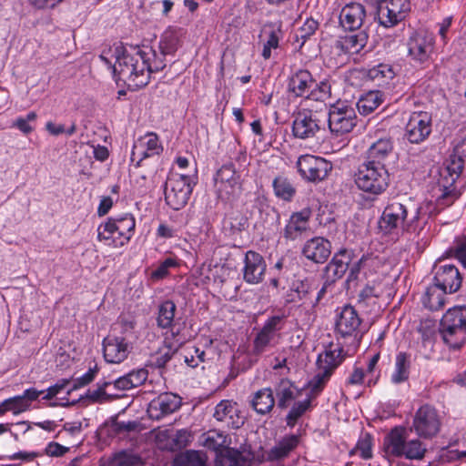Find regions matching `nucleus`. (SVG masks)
<instances>
[{"mask_svg":"<svg viewBox=\"0 0 466 466\" xmlns=\"http://www.w3.org/2000/svg\"><path fill=\"white\" fill-rule=\"evenodd\" d=\"M207 462L205 451L187 450L176 455L172 466H207Z\"/></svg>","mask_w":466,"mask_h":466,"instance_id":"nucleus-38","label":"nucleus"},{"mask_svg":"<svg viewBox=\"0 0 466 466\" xmlns=\"http://www.w3.org/2000/svg\"><path fill=\"white\" fill-rule=\"evenodd\" d=\"M299 443V437L290 434L283 437L278 443L268 451V461H279L287 458Z\"/></svg>","mask_w":466,"mask_h":466,"instance_id":"nucleus-32","label":"nucleus"},{"mask_svg":"<svg viewBox=\"0 0 466 466\" xmlns=\"http://www.w3.org/2000/svg\"><path fill=\"white\" fill-rule=\"evenodd\" d=\"M164 187L166 203L174 210H180L187 204L193 190L191 178L187 175L168 177Z\"/></svg>","mask_w":466,"mask_h":466,"instance_id":"nucleus-8","label":"nucleus"},{"mask_svg":"<svg viewBox=\"0 0 466 466\" xmlns=\"http://www.w3.org/2000/svg\"><path fill=\"white\" fill-rule=\"evenodd\" d=\"M37 115L35 112H29L25 117L20 116L16 118L13 124V127H16L25 135L30 134L34 130V127L30 125V122L36 120Z\"/></svg>","mask_w":466,"mask_h":466,"instance_id":"nucleus-61","label":"nucleus"},{"mask_svg":"<svg viewBox=\"0 0 466 466\" xmlns=\"http://www.w3.org/2000/svg\"><path fill=\"white\" fill-rule=\"evenodd\" d=\"M368 42V34L364 30L338 36L331 48L337 56H350L360 53Z\"/></svg>","mask_w":466,"mask_h":466,"instance_id":"nucleus-20","label":"nucleus"},{"mask_svg":"<svg viewBox=\"0 0 466 466\" xmlns=\"http://www.w3.org/2000/svg\"><path fill=\"white\" fill-rule=\"evenodd\" d=\"M315 80L309 70L300 69L295 72L289 80V92L295 97H306L309 95Z\"/></svg>","mask_w":466,"mask_h":466,"instance_id":"nucleus-26","label":"nucleus"},{"mask_svg":"<svg viewBox=\"0 0 466 466\" xmlns=\"http://www.w3.org/2000/svg\"><path fill=\"white\" fill-rule=\"evenodd\" d=\"M441 418L438 410L430 404L420 406L414 414L412 427L420 437L430 439L441 429Z\"/></svg>","mask_w":466,"mask_h":466,"instance_id":"nucleus-10","label":"nucleus"},{"mask_svg":"<svg viewBox=\"0 0 466 466\" xmlns=\"http://www.w3.org/2000/svg\"><path fill=\"white\" fill-rule=\"evenodd\" d=\"M447 294H449V292H444L433 283V285L429 287L426 290L422 300L423 304L432 311L439 310L445 305Z\"/></svg>","mask_w":466,"mask_h":466,"instance_id":"nucleus-44","label":"nucleus"},{"mask_svg":"<svg viewBox=\"0 0 466 466\" xmlns=\"http://www.w3.org/2000/svg\"><path fill=\"white\" fill-rule=\"evenodd\" d=\"M331 254V243L322 237L307 240L302 248V255L314 263L322 264Z\"/></svg>","mask_w":466,"mask_h":466,"instance_id":"nucleus-23","label":"nucleus"},{"mask_svg":"<svg viewBox=\"0 0 466 466\" xmlns=\"http://www.w3.org/2000/svg\"><path fill=\"white\" fill-rule=\"evenodd\" d=\"M407 46L408 55L415 64L427 65L434 51L435 37L427 31H416L410 36Z\"/></svg>","mask_w":466,"mask_h":466,"instance_id":"nucleus-11","label":"nucleus"},{"mask_svg":"<svg viewBox=\"0 0 466 466\" xmlns=\"http://www.w3.org/2000/svg\"><path fill=\"white\" fill-rule=\"evenodd\" d=\"M310 216L311 210L309 208H303L299 212H294L284 228L283 237L287 240L291 241L299 238L309 228Z\"/></svg>","mask_w":466,"mask_h":466,"instance_id":"nucleus-25","label":"nucleus"},{"mask_svg":"<svg viewBox=\"0 0 466 466\" xmlns=\"http://www.w3.org/2000/svg\"><path fill=\"white\" fill-rule=\"evenodd\" d=\"M365 17L366 10L364 6L359 3H350L341 9L339 24L345 30L354 32L360 30Z\"/></svg>","mask_w":466,"mask_h":466,"instance_id":"nucleus-24","label":"nucleus"},{"mask_svg":"<svg viewBox=\"0 0 466 466\" xmlns=\"http://www.w3.org/2000/svg\"><path fill=\"white\" fill-rule=\"evenodd\" d=\"M432 271L434 273L433 283L444 292L452 294L461 287L462 277L455 265L439 260L434 264Z\"/></svg>","mask_w":466,"mask_h":466,"instance_id":"nucleus-16","label":"nucleus"},{"mask_svg":"<svg viewBox=\"0 0 466 466\" xmlns=\"http://www.w3.org/2000/svg\"><path fill=\"white\" fill-rule=\"evenodd\" d=\"M312 400L307 397L302 401L293 403L291 409L286 416V423L289 427L293 428L299 418H301L311 408Z\"/></svg>","mask_w":466,"mask_h":466,"instance_id":"nucleus-50","label":"nucleus"},{"mask_svg":"<svg viewBox=\"0 0 466 466\" xmlns=\"http://www.w3.org/2000/svg\"><path fill=\"white\" fill-rule=\"evenodd\" d=\"M267 26L271 28V31L268 35V39L264 44L262 50V56L264 59H269L271 56V50L279 47V39L282 36V23L279 21L278 23H269Z\"/></svg>","mask_w":466,"mask_h":466,"instance_id":"nucleus-48","label":"nucleus"},{"mask_svg":"<svg viewBox=\"0 0 466 466\" xmlns=\"http://www.w3.org/2000/svg\"><path fill=\"white\" fill-rule=\"evenodd\" d=\"M359 260L362 267V274L366 278L376 273L382 266L381 260L378 256L363 255Z\"/></svg>","mask_w":466,"mask_h":466,"instance_id":"nucleus-56","label":"nucleus"},{"mask_svg":"<svg viewBox=\"0 0 466 466\" xmlns=\"http://www.w3.org/2000/svg\"><path fill=\"white\" fill-rule=\"evenodd\" d=\"M273 391L277 397V406L280 410L287 409L291 401L301 395V390L288 379H281L275 384Z\"/></svg>","mask_w":466,"mask_h":466,"instance_id":"nucleus-29","label":"nucleus"},{"mask_svg":"<svg viewBox=\"0 0 466 466\" xmlns=\"http://www.w3.org/2000/svg\"><path fill=\"white\" fill-rule=\"evenodd\" d=\"M431 129V115L426 111H415L410 115L404 137L411 144H420L429 137Z\"/></svg>","mask_w":466,"mask_h":466,"instance_id":"nucleus-14","label":"nucleus"},{"mask_svg":"<svg viewBox=\"0 0 466 466\" xmlns=\"http://www.w3.org/2000/svg\"><path fill=\"white\" fill-rule=\"evenodd\" d=\"M272 187L275 196L284 201H291L297 192L291 181L282 175L273 179Z\"/></svg>","mask_w":466,"mask_h":466,"instance_id":"nucleus-45","label":"nucleus"},{"mask_svg":"<svg viewBox=\"0 0 466 466\" xmlns=\"http://www.w3.org/2000/svg\"><path fill=\"white\" fill-rule=\"evenodd\" d=\"M115 466H137L140 463V457L127 451L116 452L113 458Z\"/></svg>","mask_w":466,"mask_h":466,"instance_id":"nucleus-59","label":"nucleus"},{"mask_svg":"<svg viewBox=\"0 0 466 466\" xmlns=\"http://www.w3.org/2000/svg\"><path fill=\"white\" fill-rule=\"evenodd\" d=\"M213 416L228 428L238 429L243 424L242 419L238 415L236 404H233L230 400H221L216 406Z\"/></svg>","mask_w":466,"mask_h":466,"instance_id":"nucleus-30","label":"nucleus"},{"mask_svg":"<svg viewBox=\"0 0 466 466\" xmlns=\"http://www.w3.org/2000/svg\"><path fill=\"white\" fill-rule=\"evenodd\" d=\"M27 410L26 404L21 395H17L0 402V417L7 411L18 414Z\"/></svg>","mask_w":466,"mask_h":466,"instance_id":"nucleus-55","label":"nucleus"},{"mask_svg":"<svg viewBox=\"0 0 466 466\" xmlns=\"http://www.w3.org/2000/svg\"><path fill=\"white\" fill-rule=\"evenodd\" d=\"M328 371L319 370V372L309 381L308 388L309 392L307 397L314 400L323 390L326 383L330 378Z\"/></svg>","mask_w":466,"mask_h":466,"instance_id":"nucleus-52","label":"nucleus"},{"mask_svg":"<svg viewBox=\"0 0 466 466\" xmlns=\"http://www.w3.org/2000/svg\"><path fill=\"white\" fill-rule=\"evenodd\" d=\"M97 373H98V367H97V365H95L93 368H89V370L85 374H83L82 376L76 378L74 380V385L67 391V393L70 394V392L72 390H77L78 388H81V387L88 385L89 383H91L95 380V378L96 377Z\"/></svg>","mask_w":466,"mask_h":466,"instance_id":"nucleus-63","label":"nucleus"},{"mask_svg":"<svg viewBox=\"0 0 466 466\" xmlns=\"http://www.w3.org/2000/svg\"><path fill=\"white\" fill-rule=\"evenodd\" d=\"M176 311L177 306L174 301L167 299L161 302L157 308V327L162 329H171L174 324Z\"/></svg>","mask_w":466,"mask_h":466,"instance_id":"nucleus-40","label":"nucleus"},{"mask_svg":"<svg viewBox=\"0 0 466 466\" xmlns=\"http://www.w3.org/2000/svg\"><path fill=\"white\" fill-rule=\"evenodd\" d=\"M276 401L274 391L271 388H263L253 394L250 406L261 415L269 413L274 408Z\"/></svg>","mask_w":466,"mask_h":466,"instance_id":"nucleus-33","label":"nucleus"},{"mask_svg":"<svg viewBox=\"0 0 466 466\" xmlns=\"http://www.w3.org/2000/svg\"><path fill=\"white\" fill-rule=\"evenodd\" d=\"M115 222V230L117 231L119 245L124 246L127 243L134 234L136 220L132 214L126 213L122 216L113 218Z\"/></svg>","mask_w":466,"mask_h":466,"instance_id":"nucleus-34","label":"nucleus"},{"mask_svg":"<svg viewBox=\"0 0 466 466\" xmlns=\"http://www.w3.org/2000/svg\"><path fill=\"white\" fill-rule=\"evenodd\" d=\"M248 227V218L238 210L228 213L222 222L223 230L230 236L246 230Z\"/></svg>","mask_w":466,"mask_h":466,"instance_id":"nucleus-36","label":"nucleus"},{"mask_svg":"<svg viewBox=\"0 0 466 466\" xmlns=\"http://www.w3.org/2000/svg\"><path fill=\"white\" fill-rule=\"evenodd\" d=\"M327 121L332 134L343 136L351 132L356 126L357 115L353 107L339 102L330 106Z\"/></svg>","mask_w":466,"mask_h":466,"instance_id":"nucleus-9","label":"nucleus"},{"mask_svg":"<svg viewBox=\"0 0 466 466\" xmlns=\"http://www.w3.org/2000/svg\"><path fill=\"white\" fill-rule=\"evenodd\" d=\"M254 455L234 448H226L217 454L216 466H251Z\"/></svg>","mask_w":466,"mask_h":466,"instance_id":"nucleus-28","label":"nucleus"},{"mask_svg":"<svg viewBox=\"0 0 466 466\" xmlns=\"http://www.w3.org/2000/svg\"><path fill=\"white\" fill-rule=\"evenodd\" d=\"M140 53L141 56H143L141 60L146 62L145 74L150 76L151 73L159 72L166 67V56H162L161 53L157 55L152 47L143 46V48H140Z\"/></svg>","mask_w":466,"mask_h":466,"instance_id":"nucleus-41","label":"nucleus"},{"mask_svg":"<svg viewBox=\"0 0 466 466\" xmlns=\"http://www.w3.org/2000/svg\"><path fill=\"white\" fill-rule=\"evenodd\" d=\"M97 238L99 241H105L106 245L112 247L120 246L117 240V231L115 230V222L113 218H109L105 223H102L97 228Z\"/></svg>","mask_w":466,"mask_h":466,"instance_id":"nucleus-47","label":"nucleus"},{"mask_svg":"<svg viewBox=\"0 0 466 466\" xmlns=\"http://www.w3.org/2000/svg\"><path fill=\"white\" fill-rule=\"evenodd\" d=\"M382 101L383 94L380 91H370L359 98L357 108L361 115H369L376 110Z\"/></svg>","mask_w":466,"mask_h":466,"instance_id":"nucleus-42","label":"nucleus"},{"mask_svg":"<svg viewBox=\"0 0 466 466\" xmlns=\"http://www.w3.org/2000/svg\"><path fill=\"white\" fill-rule=\"evenodd\" d=\"M410 11V0H383L376 6V18L389 28L404 20Z\"/></svg>","mask_w":466,"mask_h":466,"instance_id":"nucleus-13","label":"nucleus"},{"mask_svg":"<svg viewBox=\"0 0 466 466\" xmlns=\"http://www.w3.org/2000/svg\"><path fill=\"white\" fill-rule=\"evenodd\" d=\"M266 261L258 252L248 250L245 254L243 279L248 284L262 282L266 272Z\"/></svg>","mask_w":466,"mask_h":466,"instance_id":"nucleus-22","label":"nucleus"},{"mask_svg":"<svg viewBox=\"0 0 466 466\" xmlns=\"http://www.w3.org/2000/svg\"><path fill=\"white\" fill-rule=\"evenodd\" d=\"M163 147L159 141V137L156 133L148 132L144 137L135 142L130 159L134 162L137 158V167L140 166V162L156 155L161 154Z\"/></svg>","mask_w":466,"mask_h":466,"instance_id":"nucleus-21","label":"nucleus"},{"mask_svg":"<svg viewBox=\"0 0 466 466\" xmlns=\"http://www.w3.org/2000/svg\"><path fill=\"white\" fill-rule=\"evenodd\" d=\"M110 381H103L97 383L96 390H88L84 396H81L79 400L87 399L91 402H106L112 399V395L106 391V388L110 386Z\"/></svg>","mask_w":466,"mask_h":466,"instance_id":"nucleus-53","label":"nucleus"},{"mask_svg":"<svg viewBox=\"0 0 466 466\" xmlns=\"http://www.w3.org/2000/svg\"><path fill=\"white\" fill-rule=\"evenodd\" d=\"M368 77L379 86H387L396 76V70L392 65L380 63L368 70Z\"/></svg>","mask_w":466,"mask_h":466,"instance_id":"nucleus-35","label":"nucleus"},{"mask_svg":"<svg viewBox=\"0 0 466 466\" xmlns=\"http://www.w3.org/2000/svg\"><path fill=\"white\" fill-rule=\"evenodd\" d=\"M132 53L128 52L122 43L115 46L114 56L116 64L113 73L117 80L127 83L129 86L141 88L149 83V75L145 74L146 62L142 61L140 47L131 46Z\"/></svg>","mask_w":466,"mask_h":466,"instance_id":"nucleus-2","label":"nucleus"},{"mask_svg":"<svg viewBox=\"0 0 466 466\" xmlns=\"http://www.w3.org/2000/svg\"><path fill=\"white\" fill-rule=\"evenodd\" d=\"M362 319L351 305H344L337 309L335 319V334L341 344H348L356 349L361 340L363 332L360 329Z\"/></svg>","mask_w":466,"mask_h":466,"instance_id":"nucleus-7","label":"nucleus"},{"mask_svg":"<svg viewBox=\"0 0 466 466\" xmlns=\"http://www.w3.org/2000/svg\"><path fill=\"white\" fill-rule=\"evenodd\" d=\"M179 36L176 30H166L159 41L158 48L162 56H174L179 47Z\"/></svg>","mask_w":466,"mask_h":466,"instance_id":"nucleus-46","label":"nucleus"},{"mask_svg":"<svg viewBox=\"0 0 466 466\" xmlns=\"http://www.w3.org/2000/svg\"><path fill=\"white\" fill-rule=\"evenodd\" d=\"M181 404L182 399L177 394L162 392L148 403L147 411L150 419L160 420L177 411Z\"/></svg>","mask_w":466,"mask_h":466,"instance_id":"nucleus-17","label":"nucleus"},{"mask_svg":"<svg viewBox=\"0 0 466 466\" xmlns=\"http://www.w3.org/2000/svg\"><path fill=\"white\" fill-rule=\"evenodd\" d=\"M346 357L343 346L333 348L330 344L325 350L319 354L317 366L319 370L328 371L332 375L333 371L342 363Z\"/></svg>","mask_w":466,"mask_h":466,"instance_id":"nucleus-27","label":"nucleus"},{"mask_svg":"<svg viewBox=\"0 0 466 466\" xmlns=\"http://www.w3.org/2000/svg\"><path fill=\"white\" fill-rule=\"evenodd\" d=\"M132 350V343L127 336L109 335L103 340V353L106 362L120 363L124 361Z\"/></svg>","mask_w":466,"mask_h":466,"instance_id":"nucleus-18","label":"nucleus"},{"mask_svg":"<svg viewBox=\"0 0 466 466\" xmlns=\"http://www.w3.org/2000/svg\"><path fill=\"white\" fill-rule=\"evenodd\" d=\"M355 183L359 189L371 195H380L389 187L390 173L386 165L364 161L355 173Z\"/></svg>","mask_w":466,"mask_h":466,"instance_id":"nucleus-6","label":"nucleus"},{"mask_svg":"<svg viewBox=\"0 0 466 466\" xmlns=\"http://www.w3.org/2000/svg\"><path fill=\"white\" fill-rule=\"evenodd\" d=\"M440 332L450 348L461 349L466 341V307L448 309L441 319Z\"/></svg>","mask_w":466,"mask_h":466,"instance_id":"nucleus-5","label":"nucleus"},{"mask_svg":"<svg viewBox=\"0 0 466 466\" xmlns=\"http://www.w3.org/2000/svg\"><path fill=\"white\" fill-rule=\"evenodd\" d=\"M426 451V446L420 440L407 441L403 427L393 428L383 439V451L388 459L421 460Z\"/></svg>","mask_w":466,"mask_h":466,"instance_id":"nucleus-4","label":"nucleus"},{"mask_svg":"<svg viewBox=\"0 0 466 466\" xmlns=\"http://www.w3.org/2000/svg\"><path fill=\"white\" fill-rule=\"evenodd\" d=\"M201 443L208 450L216 451V455L228 448V436L217 430L208 431L201 436Z\"/></svg>","mask_w":466,"mask_h":466,"instance_id":"nucleus-43","label":"nucleus"},{"mask_svg":"<svg viewBox=\"0 0 466 466\" xmlns=\"http://www.w3.org/2000/svg\"><path fill=\"white\" fill-rule=\"evenodd\" d=\"M177 265L178 263L176 258H167L154 271H152L151 278L153 279H162L168 275V269L170 268H175Z\"/></svg>","mask_w":466,"mask_h":466,"instance_id":"nucleus-64","label":"nucleus"},{"mask_svg":"<svg viewBox=\"0 0 466 466\" xmlns=\"http://www.w3.org/2000/svg\"><path fill=\"white\" fill-rule=\"evenodd\" d=\"M411 360L410 355L406 352H399L396 355L394 370L390 377L393 384H400L409 380Z\"/></svg>","mask_w":466,"mask_h":466,"instance_id":"nucleus-37","label":"nucleus"},{"mask_svg":"<svg viewBox=\"0 0 466 466\" xmlns=\"http://www.w3.org/2000/svg\"><path fill=\"white\" fill-rule=\"evenodd\" d=\"M181 345L182 342L173 343L168 342L167 339H166L164 347L154 356L153 365L158 369L164 368L167 363L170 361Z\"/></svg>","mask_w":466,"mask_h":466,"instance_id":"nucleus-49","label":"nucleus"},{"mask_svg":"<svg viewBox=\"0 0 466 466\" xmlns=\"http://www.w3.org/2000/svg\"><path fill=\"white\" fill-rule=\"evenodd\" d=\"M466 167V137L453 148L452 154L440 170L437 182L439 192L436 198L438 207L444 208L452 205L461 196L458 183Z\"/></svg>","mask_w":466,"mask_h":466,"instance_id":"nucleus-1","label":"nucleus"},{"mask_svg":"<svg viewBox=\"0 0 466 466\" xmlns=\"http://www.w3.org/2000/svg\"><path fill=\"white\" fill-rule=\"evenodd\" d=\"M238 179L239 176L237 174L235 165L232 162L224 164L215 176L216 185L220 184V187L218 188V191L222 189L223 186L233 190L234 187L238 183Z\"/></svg>","mask_w":466,"mask_h":466,"instance_id":"nucleus-39","label":"nucleus"},{"mask_svg":"<svg viewBox=\"0 0 466 466\" xmlns=\"http://www.w3.org/2000/svg\"><path fill=\"white\" fill-rule=\"evenodd\" d=\"M420 215V208L411 201H392L385 207L379 226L385 233H391L398 228L405 232H415L419 228Z\"/></svg>","mask_w":466,"mask_h":466,"instance_id":"nucleus-3","label":"nucleus"},{"mask_svg":"<svg viewBox=\"0 0 466 466\" xmlns=\"http://www.w3.org/2000/svg\"><path fill=\"white\" fill-rule=\"evenodd\" d=\"M287 317L288 315L284 312L271 316L265 321L262 328L276 336V333L284 328Z\"/></svg>","mask_w":466,"mask_h":466,"instance_id":"nucleus-60","label":"nucleus"},{"mask_svg":"<svg viewBox=\"0 0 466 466\" xmlns=\"http://www.w3.org/2000/svg\"><path fill=\"white\" fill-rule=\"evenodd\" d=\"M371 447L372 438L370 434L366 433L358 441L355 450L362 459L368 460L372 457Z\"/></svg>","mask_w":466,"mask_h":466,"instance_id":"nucleus-62","label":"nucleus"},{"mask_svg":"<svg viewBox=\"0 0 466 466\" xmlns=\"http://www.w3.org/2000/svg\"><path fill=\"white\" fill-rule=\"evenodd\" d=\"M297 168L304 179L310 182H318L328 177L332 169V165L323 157L304 155L299 157Z\"/></svg>","mask_w":466,"mask_h":466,"instance_id":"nucleus-15","label":"nucleus"},{"mask_svg":"<svg viewBox=\"0 0 466 466\" xmlns=\"http://www.w3.org/2000/svg\"><path fill=\"white\" fill-rule=\"evenodd\" d=\"M325 128V119H321L318 112L303 110L294 116L292 134L296 138L309 139Z\"/></svg>","mask_w":466,"mask_h":466,"instance_id":"nucleus-12","label":"nucleus"},{"mask_svg":"<svg viewBox=\"0 0 466 466\" xmlns=\"http://www.w3.org/2000/svg\"><path fill=\"white\" fill-rule=\"evenodd\" d=\"M355 258L354 250L348 248H340L337 251L331 260L324 268V279L329 283H335L340 279Z\"/></svg>","mask_w":466,"mask_h":466,"instance_id":"nucleus-19","label":"nucleus"},{"mask_svg":"<svg viewBox=\"0 0 466 466\" xmlns=\"http://www.w3.org/2000/svg\"><path fill=\"white\" fill-rule=\"evenodd\" d=\"M319 24L312 17L307 18L303 25L298 29L296 33V41H301L299 46L300 49L304 44L319 29Z\"/></svg>","mask_w":466,"mask_h":466,"instance_id":"nucleus-54","label":"nucleus"},{"mask_svg":"<svg viewBox=\"0 0 466 466\" xmlns=\"http://www.w3.org/2000/svg\"><path fill=\"white\" fill-rule=\"evenodd\" d=\"M313 289L314 283L310 278H304L302 279H299L293 281L290 289L296 293V298L292 297L290 299H287V302L291 303L295 302L297 299L299 300L306 299Z\"/></svg>","mask_w":466,"mask_h":466,"instance_id":"nucleus-51","label":"nucleus"},{"mask_svg":"<svg viewBox=\"0 0 466 466\" xmlns=\"http://www.w3.org/2000/svg\"><path fill=\"white\" fill-rule=\"evenodd\" d=\"M274 339L275 335L262 328L253 340L254 352L258 354L265 351Z\"/></svg>","mask_w":466,"mask_h":466,"instance_id":"nucleus-57","label":"nucleus"},{"mask_svg":"<svg viewBox=\"0 0 466 466\" xmlns=\"http://www.w3.org/2000/svg\"><path fill=\"white\" fill-rule=\"evenodd\" d=\"M331 96V86L329 82L325 79L320 81L319 84L315 82L314 86L311 89L309 99L316 101H324Z\"/></svg>","mask_w":466,"mask_h":466,"instance_id":"nucleus-58","label":"nucleus"},{"mask_svg":"<svg viewBox=\"0 0 466 466\" xmlns=\"http://www.w3.org/2000/svg\"><path fill=\"white\" fill-rule=\"evenodd\" d=\"M393 143L390 138H380L371 144L367 151L365 161L371 164L385 165L386 159L392 154Z\"/></svg>","mask_w":466,"mask_h":466,"instance_id":"nucleus-31","label":"nucleus"}]
</instances>
